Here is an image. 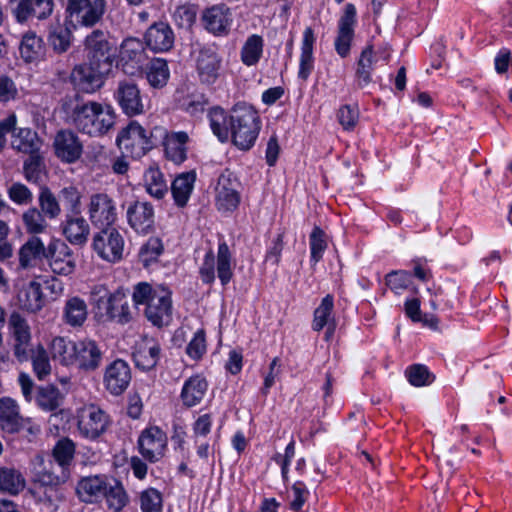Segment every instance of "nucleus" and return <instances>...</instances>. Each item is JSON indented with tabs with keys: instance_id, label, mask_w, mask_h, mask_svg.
I'll list each match as a JSON object with an SVG mask.
<instances>
[{
	"instance_id": "nucleus-1",
	"label": "nucleus",
	"mask_w": 512,
	"mask_h": 512,
	"mask_svg": "<svg viewBox=\"0 0 512 512\" xmlns=\"http://www.w3.org/2000/svg\"><path fill=\"white\" fill-rule=\"evenodd\" d=\"M212 133L221 143L231 141L239 150H250L261 130L258 112L246 103H238L230 111L216 106L208 112Z\"/></svg>"
},
{
	"instance_id": "nucleus-2",
	"label": "nucleus",
	"mask_w": 512,
	"mask_h": 512,
	"mask_svg": "<svg viewBox=\"0 0 512 512\" xmlns=\"http://www.w3.org/2000/svg\"><path fill=\"white\" fill-rule=\"evenodd\" d=\"M61 109L68 124L92 137L107 134L116 120L115 111L110 105L95 101L82 102L76 97L64 99Z\"/></svg>"
},
{
	"instance_id": "nucleus-3",
	"label": "nucleus",
	"mask_w": 512,
	"mask_h": 512,
	"mask_svg": "<svg viewBox=\"0 0 512 512\" xmlns=\"http://www.w3.org/2000/svg\"><path fill=\"white\" fill-rule=\"evenodd\" d=\"M89 302L95 318L100 322L123 325L133 319L127 294L122 288L110 291L106 284L96 283L90 288Z\"/></svg>"
},
{
	"instance_id": "nucleus-4",
	"label": "nucleus",
	"mask_w": 512,
	"mask_h": 512,
	"mask_svg": "<svg viewBox=\"0 0 512 512\" xmlns=\"http://www.w3.org/2000/svg\"><path fill=\"white\" fill-rule=\"evenodd\" d=\"M132 301L137 308L141 305L145 306V317L154 326L168 325L171 321V292L164 286L139 282L133 288Z\"/></svg>"
},
{
	"instance_id": "nucleus-5",
	"label": "nucleus",
	"mask_w": 512,
	"mask_h": 512,
	"mask_svg": "<svg viewBox=\"0 0 512 512\" xmlns=\"http://www.w3.org/2000/svg\"><path fill=\"white\" fill-rule=\"evenodd\" d=\"M234 262L229 246L225 241L218 244L217 255L209 249L199 266V276L204 284L214 283L216 274L223 286H226L233 278Z\"/></svg>"
},
{
	"instance_id": "nucleus-6",
	"label": "nucleus",
	"mask_w": 512,
	"mask_h": 512,
	"mask_svg": "<svg viewBox=\"0 0 512 512\" xmlns=\"http://www.w3.org/2000/svg\"><path fill=\"white\" fill-rule=\"evenodd\" d=\"M116 144L124 155L134 159L141 158L155 146L153 132L135 120L119 131Z\"/></svg>"
},
{
	"instance_id": "nucleus-7",
	"label": "nucleus",
	"mask_w": 512,
	"mask_h": 512,
	"mask_svg": "<svg viewBox=\"0 0 512 512\" xmlns=\"http://www.w3.org/2000/svg\"><path fill=\"white\" fill-rule=\"evenodd\" d=\"M75 419L78 434L89 441H97L111 425L109 414L92 403L78 408Z\"/></svg>"
},
{
	"instance_id": "nucleus-8",
	"label": "nucleus",
	"mask_w": 512,
	"mask_h": 512,
	"mask_svg": "<svg viewBox=\"0 0 512 512\" xmlns=\"http://www.w3.org/2000/svg\"><path fill=\"white\" fill-rule=\"evenodd\" d=\"M106 11V0H68L66 20L73 26L92 27L97 24Z\"/></svg>"
},
{
	"instance_id": "nucleus-9",
	"label": "nucleus",
	"mask_w": 512,
	"mask_h": 512,
	"mask_svg": "<svg viewBox=\"0 0 512 512\" xmlns=\"http://www.w3.org/2000/svg\"><path fill=\"white\" fill-rule=\"evenodd\" d=\"M92 239V249L99 258L109 263L119 262L123 258L125 241L121 233L112 226L99 228Z\"/></svg>"
},
{
	"instance_id": "nucleus-10",
	"label": "nucleus",
	"mask_w": 512,
	"mask_h": 512,
	"mask_svg": "<svg viewBox=\"0 0 512 512\" xmlns=\"http://www.w3.org/2000/svg\"><path fill=\"white\" fill-rule=\"evenodd\" d=\"M86 213L95 228L110 227L117 220L116 201L105 192L93 193L88 198Z\"/></svg>"
},
{
	"instance_id": "nucleus-11",
	"label": "nucleus",
	"mask_w": 512,
	"mask_h": 512,
	"mask_svg": "<svg viewBox=\"0 0 512 512\" xmlns=\"http://www.w3.org/2000/svg\"><path fill=\"white\" fill-rule=\"evenodd\" d=\"M88 63L95 65L100 71L110 72L113 67L114 54L107 35L101 30L92 31L85 38Z\"/></svg>"
},
{
	"instance_id": "nucleus-12",
	"label": "nucleus",
	"mask_w": 512,
	"mask_h": 512,
	"mask_svg": "<svg viewBox=\"0 0 512 512\" xmlns=\"http://www.w3.org/2000/svg\"><path fill=\"white\" fill-rule=\"evenodd\" d=\"M46 260L52 273L59 276H69L77 267V255L60 239H54L48 244Z\"/></svg>"
},
{
	"instance_id": "nucleus-13",
	"label": "nucleus",
	"mask_w": 512,
	"mask_h": 512,
	"mask_svg": "<svg viewBox=\"0 0 512 512\" xmlns=\"http://www.w3.org/2000/svg\"><path fill=\"white\" fill-rule=\"evenodd\" d=\"M239 182L228 170L220 174L215 186V205L220 212H232L240 204Z\"/></svg>"
},
{
	"instance_id": "nucleus-14",
	"label": "nucleus",
	"mask_w": 512,
	"mask_h": 512,
	"mask_svg": "<svg viewBox=\"0 0 512 512\" xmlns=\"http://www.w3.org/2000/svg\"><path fill=\"white\" fill-rule=\"evenodd\" d=\"M356 15L357 12L355 6L351 3H348L345 5L343 14L338 21L337 35L334 40V48L336 53L341 58H346L350 55L355 34L354 28L357 22Z\"/></svg>"
},
{
	"instance_id": "nucleus-15",
	"label": "nucleus",
	"mask_w": 512,
	"mask_h": 512,
	"mask_svg": "<svg viewBox=\"0 0 512 512\" xmlns=\"http://www.w3.org/2000/svg\"><path fill=\"white\" fill-rule=\"evenodd\" d=\"M131 369L122 359L110 362L103 372V386L111 395L123 394L131 382Z\"/></svg>"
},
{
	"instance_id": "nucleus-16",
	"label": "nucleus",
	"mask_w": 512,
	"mask_h": 512,
	"mask_svg": "<svg viewBox=\"0 0 512 512\" xmlns=\"http://www.w3.org/2000/svg\"><path fill=\"white\" fill-rule=\"evenodd\" d=\"M390 53L386 49L374 51L372 46H367L362 50L357 62L355 79L357 86L366 87L372 81V72L375 67L381 63L386 64L389 61Z\"/></svg>"
},
{
	"instance_id": "nucleus-17",
	"label": "nucleus",
	"mask_w": 512,
	"mask_h": 512,
	"mask_svg": "<svg viewBox=\"0 0 512 512\" xmlns=\"http://www.w3.org/2000/svg\"><path fill=\"white\" fill-rule=\"evenodd\" d=\"M145 57L144 46L139 39L127 38L122 42L119 52V65L125 74L138 75L142 70Z\"/></svg>"
},
{
	"instance_id": "nucleus-18",
	"label": "nucleus",
	"mask_w": 512,
	"mask_h": 512,
	"mask_svg": "<svg viewBox=\"0 0 512 512\" xmlns=\"http://www.w3.org/2000/svg\"><path fill=\"white\" fill-rule=\"evenodd\" d=\"M138 445L140 453L145 459L157 462L164 456L167 436L160 428L152 426L141 433Z\"/></svg>"
},
{
	"instance_id": "nucleus-19",
	"label": "nucleus",
	"mask_w": 512,
	"mask_h": 512,
	"mask_svg": "<svg viewBox=\"0 0 512 512\" xmlns=\"http://www.w3.org/2000/svg\"><path fill=\"white\" fill-rule=\"evenodd\" d=\"M76 347L75 368L77 370L91 373L101 366L104 352L96 341L79 340L76 341Z\"/></svg>"
},
{
	"instance_id": "nucleus-20",
	"label": "nucleus",
	"mask_w": 512,
	"mask_h": 512,
	"mask_svg": "<svg viewBox=\"0 0 512 512\" xmlns=\"http://www.w3.org/2000/svg\"><path fill=\"white\" fill-rule=\"evenodd\" d=\"M107 71H100L90 63L79 64L71 72V81L79 90L85 93H93L103 84V77L108 75Z\"/></svg>"
},
{
	"instance_id": "nucleus-21",
	"label": "nucleus",
	"mask_w": 512,
	"mask_h": 512,
	"mask_svg": "<svg viewBox=\"0 0 512 512\" xmlns=\"http://www.w3.org/2000/svg\"><path fill=\"white\" fill-rule=\"evenodd\" d=\"M53 147L56 156L66 163L76 162L82 155L83 145L71 130H60L54 137Z\"/></svg>"
},
{
	"instance_id": "nucleus-22",
	"label": "nucleus",
	"mask_w": 512,
	"mask_h": 512,
	"mask_svg": "<svg viewBox=\"0 0 512 512\" xmlns=\"http://www.w3.org/2000/svg\"><path fill=\"white\" fill-rule=\"evenodd\" d=\"M163 133V146L165 156L175 164H181L187 159L188 143L190 137L184 131H166L165 129H155Z\"/></svg>"
},
{
	"instance_id": "nucleus-23",
	"label": "nucleus",
	"mask_w": 512,
	"mask_h": 512,
	"mask_svg": "<svg viewBox=\"0 0 512 512\" xmlns=\"http://www.w3.org/2000/svg\"><path fill=\"white\" fill-rule=\"evenodd\" d=\"M108 479L102 474L82 477L77 482L76 495L84 503H98L103 499Z\"/></svg>"
},
{
	"instance_id": "nucleus-24",
	"label": "nucleus",
	"mask_w": 512,
	"mask_h": 512,
	"mask_svg": "<svg viewBox=\"0 0 512 512\" xmlns=\"http://www.w3.org/2000/svg\"><path fill=\"white\" fill-rule=\"evenodd\" d=\"M147 47L155 52H167L174 45V32L165 22H158L151 25L144 36Z\"/></svg>"
},
{
	"instance_id": "nucleus-25",
	"label": "nucleus",
	"mask_w": 512,
	"mask_h": 512,
	"mask_svg": "<svg viewBox=\"0 0 512 512\" xmlns=\"http://www.w3.org/2000/svg\"><path fill=\"white\" fill-rule=\"evenodd\" d=\"M222 59L212 48H203L197 58V72L204 84H214L220 76Z\"/></svg>"
},
{
	"instance_id": "nucleus-26",
	"label": "nucleus",
	"mask_w": 512,
	"mask_h": 512,
	"mask_svg": "<svg viewBox=\"0 0 512 512\" xmlns=\"http://www.w3.org/2000/svg\"><path fill=\"white\" fill-rule=\"evenodd\" d=\"M130 227L139 234H148L154 228V209L148 202H136L127 210Z\"/></svg>"
},
{
	"instance_id": "nucleus-27",
	"label": "nucleus",
	"mask_w": 512,
	"mask_h": 512,
	"mask_svg": "<svg viewBox=\"0 0 512 512\" xmlns=\"http://www.w3.org/2000/svg\"><path fill=\"white\" fill-rule=\"evenodd\" d=\"M62 234L72 245L84 246L90 235V226L87 220L79 215H66L61 223Z\"/></svg>"
},
{
	"instance_id": "nucleus-28",
	"label": "nucleus",
	"mask_w": 512,
	"mask_h": 512,
	"mask_svg": "<svg viewBox=\"0 0 512 512\" xmlns=\"http://www.w3.org/2000/svg\"><path fill=\"white\" fill-rule=\"evenodd\" d=\"M203 22L205 28L214 35H226L232 24V15L225 5H214L204 11Z\"/></svg>"
},
{
	"instance_id": "nucleus-29",
	"label": "nucleus",
	"mask_w": 512,
	"mask_h": 512,
	"mask_svg": "<svg viewBox=\"0 0 512 512\" xmlns=\"http://www.w3.org/2000/svg\"><path fill=\"white\" fill-rule=\"evenodd\" d=\"M25 418L20 413V407L11 397L0 398V428L9 434L19 432Z\"/></svg>"
},
{
	"instance_id": "nucleus-30",
	"label": "nucleus",
	"mask_w": 512,
	"mask_h": 512,
	"mask_svg": "<svg viewBox=\"0 0 512 512\" xmlns=\"http://www.w3.org/2000/svg\"><path fill=\"white\" fill-rule=\"evenodd\" d=\"M138 75L144 76L150 87L161 89L167 85L170 78L168 62L163 58H152L142 65V70Z\"/></svg>"
},
{
	"instance_id": "nucleus-31",
	"label": "nucleus",
	"mask_w": 512,
	"mask_h": 512,
	"mask_svg": "<svg viewBox=\"0 0 512 512\" xmlns=\"http://www.w3.org/2000/svg\"><path fill=\"white\" fill-rule=\"evenodd\" d=\"M9 329L15 340V355L19 360L27 358V346L30 342V327L27 321L18 313L11 314Z\"/></svg>"
},
{
	"instance_id": "nucleus-32",
	"label": "nucleus",
	"mask_w": 512,
	"mask_h": 512,
	"mask_svg": "<svg viewBox=\"0 0 512 512\" xmlns=\"http://www.w3.org/2000/svg\"><path fill=\"white\" fill-rule=\"evenodd\" d=\"M208 390V382L201 374H195L184 381L180 399L185 407L191 408L201 403Z\"/></svg>"
},
{
	"instance_id": "nucleus-33",
	"label": "nucleus",
	"mask_w": 512,
	"mask_h": 512,
	"mask_svg": "<svg viewBox=\"0 0 512 512\" xmlns=\"http://www.w3.org/2000/svg\"><path fill=\"white\" fill-rule=\"evenodd\" d=\"M18 304L21 309L28 312H38L45 305V298L42 293L41 283L37 280H31L18 292Z\"/></svg>"
},
{
	"instance_id": "nucleus-34",
	"label": "nucleus",
	"mask_w": 512,
	"mask_h": 512,
	"mask_svg": "<svg viewBox=\"0 0 512 512\" xmlns=\"http://www.w3.org/2000/svg\"><path fill=\"white\" fill-rule=\"evenodd\" d=\"M316 37L311 27H306L303 31L301 41V54L299 58L298 78L306 81L314 70V44Z\"/></svg>"
},
{
	"instance_id": "nucleus-35",
	"label": "nucleus",
	"mask_w": 512,
	"mask_h": 512,
	"mask_svg": "<svg viewBox=\"0 0 512 512\" xmlns=\"http://www.w3.org/2000/svg\"><path fill=\"white\" fill-rule=\"evenodd\" d=\"M117 100L123 112L129 116L141 114L144 106L140 91L135 84L121 83L117 90Z\"/></svg>"
},
{
	"instance_id": "nucleus-36",
	"label": "nucleus",
	"mask_w": 512,
	"mask_h": 512,
	"mask_svg": "<svg viewBox=\"0 0 512 512\" xmlns=\"http://www.w3.org/2000/svg\"><path fill=\"white\" fill-rule=\"evenodd\" d=\"M159 355V344L153 339H144L138 344L133 357L138 368L149 371L157 365Z\"/></svg>"
},
{
	"instance_id": "nucleus-37",
	"label": "nucleus",
	"mask_w": 512,
	"mask_h": 512,
	"mask_svg": "<svg viewBox=\"0 0 512 512\" xmlns=\"http://www.w3.org/2000/svg\"><path fill=\"white\" fill-rule=\"evenodd\" d=\"M47 248L43 241L37 237H30L19 250V264L22 268L36 265L38 261L46 259Z\"/></svg>"
},
{
	"instance_id": "nucleus-38",
	"label": "nucleus",
	"mask_w": 512,
	"mask_h": 512,
	"mask_svg": "<svg viewBox=\"0 0 512 512\" xmlns=\"http://www.w3.org/2000/svg\"><path fill=\"white\" fill-rule=\"evenodd\" d=\"M76 348V342L64 337H55L50 344V353L61 365L75 368Z\"/></svg>"
},
{
	"instance_id": "nucleus-39",
	"label": "nucleus",
	"mask_w": 512,
	"mask_h": 512,
	"mask_svg": "<svg viewBox=\"0 0 512 512\" xmlns=\"http://www.w3.org/2000/svg\"><path fill=\"white\" fill-rule=\"evenodd\" d=\"M195 180L196 173L190 171L178 175L172 182L171 192L175 203L179 207H184L187 204L193 191Z\"/></svg>"
},
{
	"instance_id": "nucleus-40",
	"label": "nucleus",
	"mask_w": 512,
	"mask_h": 512,
	"mask_svg": "<svg viewBox=\"0 0 512 512\" xmlns=\"http://www.w3.org/2000/svg\"><path fill=\"white\" fill-rule=\"evenodd\" d=\"M103 499H105L108 509L114 512H120L129 502L123 484L113 478H109L107 481Z\"/></svg>"
},
{
	"instance_id": "nucleus-41",
	"label": "nucleus",
	"mask_w": 512,
	"mask_h": 512,
	"mask_svg": "<svg viewBox=\"0 0 512 512\" xmlns=\"http://www.w3.org/2000/svg\"><path fill=\"white\" fill-rule=\"evenodd\" d=\"M26 480L23 474L14 467H0V493L18 495L24 490Z\"/></svg>"
},
{
	"instance_id": "nucleus-42",
	"label": "nucleus",
	"mask_w": 512,
	"mask_h": 512,
	"mask_svg": "<svg viewBox=\"0 0 512 512\" xmlns=\"http://www.w3.org/2000/svg\"><path fill=\"white\" fill-rule=\"evenodd\" d=\"M63 316L68 325L72 327L82 326L88 316L86 302L78 296L68 299L64 306Z\"/></svg>"
},
{
	"instance_id": "nucleus-43",
	"label": "nucleus",
	"mask_w": 512,
	"mask_h": 512,
	"mask_svg": "<svg viewBox=\"0 0 512 512\" xmlns=\"http://www.w3.org/2000/svg\"><path fill=\"white\" fill-rule=\"evenodd\" d=\"M263 51V37L258 34H251L245 40L240 51V58L242 63L248 67L255 66L262 58Z\"/></svg>"
},
{
	"instance_id": "nucleus-44",
	"label": "nucleus",
	"mask_w": 512,
	"mask_h": 512,
	"mask_svg": "<svg viewBox=\"0 0 512 512\" xmlns=\"http://www.w3.org/2000/svg\"><path fill=\"white\" fill-rule=\"evenodd\" d=\"M334 298L332 295H326L319 306L314 311V317L312 321V329L314 331H321L325 326H328L332 330L334 329Z\"/></svg>"
},
{
	"instance_id": "nucleus-45",
	"label": "nucleus",
	"mask_w": 512,
	"mask_h": 512,
	"mask_svg": "<svg viewBox=\"0 0 512 512\" xmlns=\"http://www.w3.org/2000/svg\"><path fill=\"white\" fill-rule=\"evenodd\" d=\"M144 186L149 195L161 199L168 192L167 181L158 167H149L143 175Z\"/></svg>"
},
{
	"instance_id": "nucleus-46",
	"label": "nucleus",
	"mask_w": 512,
	"mask_h": 512,
	"mask_svg": "<svg viewBox=\"0 0 512 512\" xmlns=\"http://www.w3.org/2000/svg\"><path fill=\"white\" fill-rule=\"evenodd\" d=\"M12 147L19 152L34 154L40 148L37 133L30 128H20L12 135Z\"/></svg>"
},
{
	"instance_id": "nucleus-47",
	"label": "nucleus",
	"mask_w": 512,
	"mask_h": 512,
	"mask_svg": "<svg viewBox=\"0 0 512 512\" xmlns=\"http://www.w3.org/2000/svg\"><path fill=\"white\" fill-rule=\"evenodd\" d=\"M43 52V42L35 33L29 32L22 38L20 53L26 62L38 59Z\"/></svg>"
},
{
	"instance_id": "nucleus-48",
	"label": "nucleus",
	"mask_w": 512,
	"mask_h": 512,
	"mask_svg": "<svg viewBox=\"0 0 512 512\" xmlns=\"http://www.w3.org/2000/svg\"><path fill=\"white\" fill-rule=\"evenodd\" d=\"M60 400L59 390L52 385L38 388L35 397L38 407L44 411L56 410L60 405Z\"/></svg>"
},
{
	"instance_id": "nucleus-49",
	"label": "nucleus",
	"mask_w": 512,
	"mask_h": 512,
	"mask_svg": "<svg viewBox=\"0 0 512 512\" xmlns=\"http://www.w3.org/2000/svg\"><path fill=\"white\" fill-rule=\"evenodd\" d=\"M309 246L311 262L316 265L323 258L328 247L327 235L320 227L313 228L309 237Z\"/></svg>"
},
{
	"instance_id": "nucleus-50",
	"label": "nucleus",
	"mask_w": 512,
	"mask_h": 512,
	"mask_svg": "<svg viewBox=\"0 0 512 512\" xmlns=\"http://www.w3.org/2000/svg\"><path fill=\"white\" fill-rule=\"evenodd\" d=\"M39 206L44 216L56 219L61 214V206L53 192L46 186L41 187Z\"/></svg>"
},
{
	"instance_id": "nucleus-51",
	"label": "nucleus",
	"mask_w": 512,
	"mask_h": 512,
	"mask_svg": "<svg viewBox=\"0 0 512 512\" xmlns=\"http://www.w3.org/2000/svg\"><path fill=\"white\" fill-rule=\"evenodd\" d=\"M48 41L58 53L65 52L71 44V32L61 24L50 26Z\"/></svg>"
},
{
	"instance_id": "nucleus-52",
	"label": "nucleus",
	"mask_w": 512,
	"mask_h": 512,
	"mask_svg": "<svg viewBox=\"0 0 512 512\" xmlns=\"http://www.w3.org/2000/svg\"><path fill=\"white\" fill-rule=\"evenodd\" d=\"M409 383L415 387L428 386L435 380V376L431 373L427 366L423 364H413L405 371Z\"/></svg>"
},
{
	"instance_id": "nucleus-53",
	"label": "nucleus",
	"mask_w": 512,
	"mask_h": 512,
	"mask_svg": "<svg viewBox=\"0 0 512 512\" xmlns=\"http://www.w3.org/2000/svg\"><path fill=\"white\" fill-rule=\"evenodd\" d=\"M162 507V494L157 489L150 487L140 493V508L142 512H161Z\"/></svg>"
},
{
	"instance_id": "nucleus-54",
	"label": "nucleus",
	"mask_w": 512,
	"mask_h": 512,
	"mask_svg": "<svg viewBox=\"0 0 512 512\" xmlns=\"http://www.w3.org/2000/svg\"><path fill=\"white\" fill-rule=\"evenodd\" d=\"M163 243L158 237H150L145 244L142 245L139 257L144 266L156 261L163 252Z\"/></svg>"
},
{
	"instance_id": "nucleus-55",
	"label": "nucleus",
	"mask_w": 512,
	"mask_h": 512,
	"mask_svg": "<svg viewBox=\"0 0 512 512\" xmlns=\"http://www.w3.org/2000/svg\"><path fill=\"white\" fill-rule=\"evenodd\" d=\"M22 219L28 233L39 234L47 228L45 217L37 208L28 209L24 212Z\"/></svg>"
},
{
	"instance_id": "nucleus-56",
	"label": "nucleus",
	"mask_w": 512,
	"mask_h": 512,
	"mask_svg": "<svg viewBox=\"0 0 512 512\" xmlns=\"http://www.w3.org/2000/svg\"><path fill=\"white\" fill-rule=\"evenodd\" d=\"M75 453V444L69 438L59 440L54 449L53 456L60 466L69 465Z\"/></svg>"
},
{
	"instance_id": "nucleus-57",
	"label": "nucleus",
	"mask_w": 512,
	"mask_h": 512,
	"mask_svg": "<svg viewBox=\"0 0 512 512\" xmlns=\"http://www.w3.org/2000/svg\"><path fill=\"white\" fill-rule=\"evenodd\" d=\"M196 8L190 4L177 6L173 12V20L179 28H190L196 19Z\"/></svg>"
},
{
	"instance_id": "nucleus-58",
	"label": "nucleus",
	"mask_w": 512,
	"mask_h": 512,
	"mask_svg": "<svg viewBox=\"0 0 512 512\" xmlns=\"http://www.w3.org/2000/svg\"><path fill=\"white\" fill-rule=\"evenodd\" d=\"M206 350L207 345L205 332L202 329L197 330L186 347V353L191 359L199 360L206 353Z\"/></svg>"
},
{
	"instance_id": "nucleus-59",
	"label": "nucleus",
	"mask_w": 512,
	"mask_h": 512,
	"mask_svg": "<svg viewBox=\"0 0 512 512\" xmlns=\"http://www.w3.org/2000/svg\"><path fill=\"white\" fill-rule=\"evenodd\" d=\"M9 199L17 205H29L33 201L32 191L23 183H13L8 189Z\"/></svg>"
},
{
	"instance_id": "nucleus-60",
	"label": "nucleus",
	"mask_w": 512,
	"mask_h": 512,
	"mask_svg": "<svg viewBox=\"0 0 512 512\" xmlns=\"http://www.w3.org/2000/svg\"><path fill=\"white\" fill-rule=\"evenodd\" d=\"M32 366L39 380H44L51 373V364L44 348L39 347L34 353Z\"/></svg>"
},
{
	"instance_id": "nucleus-61",
	"label": "nucleus",
	"mask_w": 512,
	"mask_h": 512,
	"mask_svg": "<svg viewBox=\"0 0 512 512\" xmlns=\"http://www.w3.org/2000/svg\"><path fill=\"white\" fill-rule=\"evenodd\" d=\"M59 197L73 213H80L82 194L76 186L63 187L59 192Z\"/></svg>"
},
{
	"instance_id": "nucleus-62",
	"label": "nucleus",
	"mask_w": 512,
	"mask_h": 512,
	"mask_svg": "<svg viewBox=\"0 0 512 512\" xmlns=\"http://www.w3.org/2000/svg\"><path fill=\"white\" fill-rule=\"evenodd\" d=\"M411 282V274L404 270L393 271L386 276L387 286L397 294L407 289Z\"/></svg>"
},
{
	"instance_id": "nucleus-63",
	"label": "nucleus",
	"mask_w": 512,
	"mask_h": 512,
	"mask_svg": "<svg viewBox=\"0 0 512 512\" xmlns=\"http://www.w3.org/2000/svg\"><path fill=\"white\" fill-rule=\"evenodd\" d=\"M25 179L30 183H39L42 180V163L39 157L31 155L23 165Z\"/></svg>"
},
{
	"instance_id": "nucleus-64",
	"label": "nucleus",
	"mask_w": 512,
	"mask_h": 512,
	"mask_svg": "<svg viewBox=\"0 0 512 512\" xmlns=\"http://www.w3.org/2000/svg\"><path fill=\"white\" fill-rule=\"evenodd\" d=\"M309 491L302 481H296L291 488L290 509L294 512H300L307 501Z\"/></svg>"
}]
</instances>
